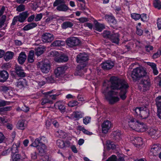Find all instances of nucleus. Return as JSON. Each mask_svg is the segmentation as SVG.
<instances>
[{
	"label": "nucleus",
	"mask_w": 161,
	"mask_h": 161,
	"mask_svg": "<svg viewBox=\"0 0 161 161\" xmlns=\"http://www.w3.org/2000/svg\"><path fill=\"white\" fill-rule=\"evenodd\" d=\"M110 80L111 89L119 90L120 92L119 93L118 92L114 90L109 91L110 87L103 86V92L106 98L111 104H114L119 100V94L122 100H125L127 97L126 94L129 87L128 83L125 80L115 76L111 77Z\"/></svg>",
	"instance_id": "1"
},
{
	"label": "nucleus",
	"mask_w": 161,
	"mask_h": 161,
	"mask_svg": "<svg viewBox=\"0 0 161 161\" xmlns=\"http://www.w3.org/2000/svg\"><path fill=\"white\" fill-rule=\"evenodd\" d=\"M147 73L144 68L139 67L134 69L131 73L130 76L134 82L139 81L141 78L147 75Z\"/></svg>",
	"instance_id": "2"
},
{
	"label": "nucleus",
	"mask_w": 161,
	"mask_h": 161,
	"mask_svg": "<svg viewBox=\"0 0 161 161\" xmlns=\"http://www.w3.org/2000/svg\"><path fill=\"white\" fill-rule=\"evenodd\" d=\"M38 67L42 72L43 73H48L50 71L51 66L49 62L47 59H45L41 62H38Z\"/></svg>",
	"instance_id": "3"
},
{
	"label": "nucleus",
	"mask_w": 161,
	"mask_h": 161,
	"mask_svg": "<svg viewBox=\"0 0 161 161\" xmlns=\"http://www.w3.org/2000/svg\"><path fill=\"white\" fill-rule=\"evenodd\" d=\"M53 6H57L56 9L59 11H66L69 8L68 6L65 4L64 0H55L54 2Z\"/></svg>",
	"instance_id": "4"
},
{
	"label": "nucleus",
	"mask_w": 161,
	"mask_h": 161,
	"mask_svg": "<svg viewBox=\"0 0 161 161\" xmlns=\"http://www.w3.org/2000/svg\"><path fill=\"white\" fill-rule=\"evenodd\" d=\"M76 58L77 62L80 64L85 63L86 64V62L88 59V56L85 53H80L77 55Z\"/></svg>",
	"instance_id": "5"
},
{
	"label": "nucleus",
	"mask_w": 161,
	"mask_h": 161,
	"mask_svg": "<svg viewBox=\"0 0 161 161\" xmlns=\"http://www.w3.org/2000/svg\"><path fill=\"white\" fill-rule=\"evenodd\" d=\"M46 138L42 136L36 138L35 141L30 145L34 147H38L45 145V142H47Z\"/></svg>",
	"instance_id": "6"
},
{
	"label": "nucleus",
	"mask_w": 161,
	"mask_h": 161,
	"mask_svg": "<svg viewBox=\"0 0 161 161\" xmlns=\"http://www.w3.org/2000/svg\"><path fill=\"white\" fill-rule=\"evenodd\" d=\"M112 126V124L110 121L107 120L104 121L101 125L102 133L104 134L107 133Z\"/></svg>",
	"instance_id": "7"
},
{
	"label": "nucleus",
	"mask_w": 161,
	"mask_h": 161,
	"mask_svg": "<svg viewBox=\"0 0 161 161\" xmlns=\"http://www.w3.org/2000/svg\"><path fill=\"white\" fill-rule=\"evenodd\" d=\"M68 67L66 66H63L57 67L54 70V73L56 77L63 75Z\"/></svg>",
	"instance_id": "8"
},
{
	"label": "nucleus",
	"mask_w": 161,
	"mask_h": 161,
	"mask_svg": "<svg viewBox=\"0 0 161 161\" xmlns=\"http://www.w3.org/2000/svg\"><path fill=\"white\" fill-rule=\"evenodd\" d=\"M42 37V41L45 43L50 42L54 39L53 35L49 33L43 34Z\"/></svg>",
	"instance_id": "9"
},
{
	"label": "nucleus",
	"mask_w": 161,
	"mask_h": 161,
	"mask_svg": "<svg viewBox=\"0 0 161 161\" xmlns=\"http://www.w3.org/2000/svg\"><path fill=\"white\" fill-rule=\"evenodd\" d=\"M141 81V84L144 88V90H148L150 86V82L149 79L147 75L143 77Z\"/></svg>",
	"instance_id": "10"
},
{
	"label": "nucleus",
	"mask_w": 161,
	"mask_h": 161,
	"mask_svg": "<svg viewBox=\"0 0 161 161\" xmlns=\"http://www.w3.org/2000/svg\"><path fill=\"white\" fill-rule=\"evenodd\" d=\"M15 72L19 77L23 78L26 75V73L24 72L22 68L18 65L15 66Z\"/></svg>",
	"instance_id": "11"
},
{
	"label": "nucleus",
	"mask_w": 161,
	"mask_h": 161,
	"mask_svg": "<svg viewBox=\"0 0 161 161\" xmlns=\"http://www.w3.org/2000/svg\"><path fill=\"white\" fill-rule=\"evenodd\" d=\"M114 65V63L111 61H107L102 63L101 66L104 70H108L112 69Z\"/></svg>",
	"instance_id": "12"
},
{
	"label": "nucleus",
	"mask_w": 161,
	"mask_h": 161,
	"mask_svg": "<svg viewBox=\"0 0 161 161\" xmlns=\"http://www.w3.org/2000/svg\"><path fill=\"white\" fill-rule=\"evenodd\" d=\"M150 151L154 156H157L161 152V146L158 144H154L152 146Z\"/></svg>",
	"instance_id": "13"
},
{
	"label": "nucleus",
	"mask_w": 161,
	"mask_h": 161,
	"mask_svg": "<svg viewBox=\"0 0 161 161\" xmlns=\"http://www.w3.org/2000/svg\"><path fill=\"white\" fill-rule=\"evenodd\" d=\"M29 13L28 11H25L20 13L19 15L17 16L18 19V21L20 23L24 22L29 15Z\"/></svg>",
	"instance_id": "14"
},
{
	"label": "nucleus",
	"mask_w": 161,
	"mask_h": 161,
	"mask_svg": "<svg viewBox=\"0 0 161 161\" xmlns=\"http://www.w3.org/2000/svg\"><path fill=\"white\" fill-rule=\"evenodd\" d=\"M160 131L158 130L151 128L149 131V134L153 139H157L160 136Z\"/></svg>",
	"instance_id": "15"
},
{
	"label": "nucleus",
	"mask_w": 161,
	"mask_h": 161,
	"mask_svg": "<svg viewBox=\"0 0 161 161\" xmlns=\"http://www.w3.org/2000/svg\"><path fill=\"white\" fill-rule=\"evenodd\" d=\"M86 64H79L77 67V70L75 75H76L82 76V73L84 71V69L86 67Z\"/></svg>",
	"instance_id": "16"
},
{
	"label": "nucleus",
	"mask_w": 161,
	"mask_h": 161,
	"mask_svg": "<svg viewBox=\"0 0 161 161\" xmlns=\"http://www.w3.org/2000/svg\"><path fill=\"white\" fill-rule=\"evenodd\" d=\"M9 76L8 73L6 70L0 71V82H4L8 79Z\"/></svg>",
	"instance_id": "17"
},
{
	"label": "nucleus",
	"mask_w": 161,
	"mask_h": 161,
	"mask_svg": "<svg viewBox=\"0 0 161 161\" xmlns=\"http://www.w3.org/2000/svg\"><path fill=\"white\" fill-rule=\"evenodd\" d=\"M134 123L136 126V125H137L138 126L140 127V125L142 126L143 124V122L140 123L138 121L136 120L134 118H132L130 119V121L129 122V125L130 127L131 128H134V127H133L134 125L133 124H134V123Z\"/></svg>",
	"instance_id": "18"
},
{
	"label": "nucleus",
	"mask_w": 161,
	"mask_h": 161,
	"mask_svg": "<svg viewBox=\"0 0 161 161\" xmlns=\"http://www.w3.org/2000/svg\"><path fill=\"white\" fill-rule=\"evenodd\" d=\"M27 56L25 52H22L19 54L18 58L19 63L21 64H23L25 62Z\"/></svg>",
	"instance_id": "19"
},
{
	"label": "nucleus",
	"mask_w": 161,
	"mask_h": 161,
	"mask_svg": "<svg viewBox=\"0 0 161 161\" xmlns=\"http://www.w3.org/2000/svg\"><path fill=\"white\" fill-rule=\"evenodd\" d=\"M68 60V57L67 56L65 55H61V56L58 57L55 59L56 62L58 63H63L66 62Z\"/></svg>",
	"instance_id": "20"
},
{
	"label": "nucleus",
	"mask_w": 161,
	"mask_h": 161,
	"mask_svg": "<svg viewBox=\"0 0 161 161\" xmlns=\"http://www.w3.org/2000/svg\"><path fill=\"white\" fill-rule=\"evenodd\" d=\"M110 39L112 42L118 44L119 40V34L117 33L112 34Z\"/></svg>",
	"instance_id": "21"
},
{
	"label": "nucleus",
	"mask_w": 161,
	"mask_h": 161,
	"mask_svg": "<svg viewBox=\"0 0 161 161\" xmlns=\"http://www.w3.org/2000/svg\"><path fill=\"white\" fill-rule=\"evenodd\" d=\"M37 26V24L34 22H31L28 24L25 25L22 29V30L24 31H27Z\"/></svg>",
	"instance_id": "22"
},
{
	"label": "nucleus",
	"mask_w": 161,
	"mask_h": 161,
	"mask_svg": "<svg viewBox=\"0 0 161 161\" xmlns=\"http://www.w3.org/2000/svg\"><path fill=\"white\" fill-rule=\"evenodd\" d=\"M45 48L44 46H39L36 48L35 49V54L38 56L41 55L44 52V50Z\"/></svg>",
	"instance_id": "23"
},
{
	"label": "nucleus",
	"mask_w": 161,
	"mask_h": 161,
	"mask_svg": "<svg viewBox=\"0 0 161 161\" xmlns=\"http://www.w3.org/2000/svg\"><path fill=\"white\" fill-rule=\"evenodd\" d=\"M27 86V82L26 80L24 79L17 83L16 86L19 88L22 89Z\"/></svg>",
	"instance_id": "24"
},
{
	"label": "nucleus",
	"mask_w": 161,
	"mask_h": 161,
	"mask_svg": "<svg viewBox=\"0 0 161 161\" xmlns=\"http://www.w3.org/2000/svg\"><path fill=\"white\" fill-rule=\"evenodd\" d=\"M149 110L147 109L145 110L142 109V111L140 115V117L143 119H146L149 116Z\"/></svg>",
	"instance_id": "25"
},
{
	"label": "nucleus",
	"mask_w": 161,
	"mask_h": 161,
	"mask_svg": "<svg viewBox=\"0 0 161 161\" xmlns=\"http://www.w3.org/2000/svg\"><path fill=\"white\" fill-rule=\"evenodd\" d=\"M14 55V53L12 52H7L5 54L4 58L5 60L7 61L9 60L12 59Z\"/></svg>",
	"instance_id": "26"
},
{
	"label": "nucleus",
	"mask_w": 161,
	"mask_h": 161,
	"mask_svg": "<svg viewBox=\"0 0 161 161\" xmlns=\"http://www.w3.org/2000/svg\"><path fill=\"white\" fill-rule=\"evenodd\" d=\"M95 30L99 32H101L105 28V26L103 24H100L97 21L95 23Z\"/></svg>",
	"instance_id": "27"
},
{
	"label": "nucleus",
	"mask_w": 161,
	"mask_h": 161,
	"mask_svg": "<svg viewBox=\"0 0 161 161\" xmlns=\"http://www.w3.org/2000/svg\"><path fill=\"white\" fill-rule=\"evenodd\" d=\"M80 43V40L78 38L76 37H71V47L78 45Z\"/></svg>",
	"instance_id": "28"
},
{
	"label": "nucleus",
	"mask_w": 161,
	"mask_h": 161,
	"mask_svg": "<svg viewBox=\"0 0 161 161\" xmlns=\"http://www.w3.org/2000/svg\"><path fill=\"white\" fill-rule=\"evenodd\" d=\"M19 147V144L18 145L16 144H13L11 148L9 149L10 151H11L12 153L14 154L19 152L18 148Z\"/></svg>",
	"instance_id": "29"
},
{
	"label": "nucleus",
	"mask_w": 161,
	"mask_h": 161,
	"mask_svg": "<svg viewBox=\"0 0 161 161\" xmlns=\"http://www.w3.org/2000/svg\"><path fill=\"white\" fill-rule=\"evenodd\" d=\"M106 19L110 24H112L113 25H115L116 24V21L114 17L106 15L105 16Z\"/></svg>",
	"instance_id": "30"
},
{
	"label": "nucleus",
	"mask_w": 161,
	"mask_h": 161,
	"mask_svg": "<svg viewBox=\"0 0 161 161\" xmlns=\"http://www.w3.org/2000/svg\"><path fill=\"white\" fill-rule=\"evenodd\" d=\"M55 106H57L58 108V109L61 112H64L65 111V107L64 105L60 102H57L55 104Z\"/></svg>",
	"instance_id": "31"
},
{
	"label": "nucleus",
	"mask_w": 161,
	"mask_h": 161,
	"mask_svg": "<svg viewBox=\"0 0 161 161\" xmlns=\"http://www.w3.org/2000/svg\"><path fill=\"white\" fill-rule=\"evenodd\" d=\"M106 146L108 150L111 149H114L115 147V146L114 143L110 141H107L106 142Z\"/></svg>",
	"instance_id": "32"
},
{
	"label": "nucleus",
	"mask_w": 161,
	"mask_h": 161,
	"mask_svg": "<svg viewBox=\"0 0 161 161\" xmlns=\"http://www.w3.org/2000/svg\"><path fill=\"white\" fill-rule=\"evenodd\" d=\"M25 121L23 120L19 121L17 123V128L19 129L23 130L25 129Z\"/></svg>",
	"instance_id": "33"
},
{
	"label": "nucleus",
	"mask_w": 161,
	"mask_h": 161,
	"mask_svg": "<svg viewBox=\"0 0 161 161\" xmlns=\"http://www.w3.org/2000/svg\"><path fill=\"white\" fill-rule=\"evenodd\" d=\"M13 161H21L22 160V158L19 154H13L12 156Z\"/></svg>",
	"instance_id": "34"
},
{
	"label": "nucleus",
	"mask_w": 161,
	"mask_h": 161,
	"mask_svg": "<svg viewBox=\"0 0 161 161\" xmlns=\"http://www.w3.org/2000/svg\"><path fill=\"white\" fill-rule=\"evenodd\" d=\"M34 55V52L33 50H31L29 53V54L28 56L27 59L28 61L30 63H33L34 60L33 59V56Z\"/></svg>",
	"instance_id": "35"
},
{
	"label": "nucleus",
	"mask_w": 161,
	"mask_h": 161,
	"mask_svg": "<svg viewBox=\"0 0 161 161\" xmlns=\"http://www.w3.org/2000/svg\"><path fill=\"white\" fill-rule=\"evenodd\" d=\"M56 133L60 138H64L68 136V134L62 130H58L57 131Z\"/></svg>",
	"instance_id": "36"
},
{
	"label": "nucleus",
	"mask_w": 161,
	"mask_h": 161,
	"mask_svg": "<svg viewBox=\"0 0 161 161\" xmlns=\"http://www.w3.org/2000/svg\"><path fill=\"white\" fill-rule=\"evenodd\" d=\"M36 147L39 153L42 154L44 153L45 152V150L47 149V147L45 144Z\"/></svg>",
	"instance_id": "37"
},
{
	"label": "nucleus",
	"mask_w": 161,
	"mask_h": 161,
	"mask_svg": "<svg viewBox=\"0 0 161 161\" xmlns=\"http://www.w3.org/2000/svg\"><path fill=\"white\" fill-rule=\"evenodd\" d=\"M112 34L109 31H105L103 33V36L105 38L110 39Z\"/></svg>",
	"instance_id": "38"
},
{
	"label": "nucleus",
	"mask_w": 161,
	"mask_h": 161,
	"mask_svg": "<svg viewBox=\"0 0 161 161\" xmlns=\"http://www.w3.org/2000/svg\"><path fill=\"white\" fill-rule=\"evenodd\" d=\"M82 117V115L79 112H74L72 114L73 119H75V120H78Z\"/></svg>",
	"instance_id": "39"
},
{
	"label": "nucleus",
	"mask_w": 161,
	"mask_h": 161,
	"mask_svg": "<svg viewBox=\"0 0 161 161\" xmlns=\"http://www.w3.org/2000/svg\"><path fill=\"white\" fill-rule=\"evenodd\" d=\"M64 43V42L63 41L56 40L54 42L51 44V46L53 47L60 46L63 45Z\"/></svg>",
	"instance_id": "40"
},
{
	"label": "nucleus",
	"mask_w": 161,
	"mask_h": 161,
	"mask_svg": "<svg viewBox=\"0 0 161 161\" xmlns=\"http://www.w3.org/2000/svg\"><path fill=\"white\" fill-rule=\"evenodd\" d=\"M156 104L158 109H161V96L157 97L156 99Z\"/></svg>",
	"instance_id": "41"
},
{
	"label": "nucleus",
	"mask_w": 161,
	"mask_h": 161,
	"mask_svg": "<svg viewBox=\"0 0 161 161\" xmlns=\"http://www.w3.org/2000/svg\"><path fill=\"white\" fill-rule=\"evenodd\" d=\"M56 144L57 146L60 148H62L65 147V143L63 140H58L57 141Z\"/></svg>",
	"instance_id": "42"
},
{
	"label": "nucleus",
	"mask_w": 161,
	"mask_h": 161,
	"mask_svg": "<svg viewBox=\"0 0 161 161\" xmlns=\"http://www.w3.org/2000/svg\"><path fill=\"white\" fill-rule=\"evenodd\" d=\"M0 19V28H1L4 25V23L6 20V16L5 15H2Z\"/></svg>",
	"instance_id": "43"
},
{
	"label": "nucleus",
	"mask_w": 161,
	"mask_h": 161,
	"mask_svg": "<svg viewBox=\"0 0 161 161\" xmlns=\"http://www.w3.org/2000/svg\"><path fill=\"white\" fill-rule=\"evenodd\" d=\"M46 79L48 83H53L55 82L54 77V75H51L46 77Z\"/></svg>",
	"instance_id": "44"
},
{
	"label": "nucleus",
	"mask_w": 161,
	"mask_h": 161,
	"mask_svg": "<svg viewBox=\"0 0 161 161\" xmlns=\"http://www.w3.org/2000/svg\"><path fill=\"white\" fill-rule=\"evenodd\" d=\"M154 7L159 9L161 8V2L159 0H155L154 2Z\"/></svg>",
	"instance_id": "45"
},
{
	"label": "nucleus",
	"mask_w": 161,
	"mask_h": 161,
	"mask_svg": "<svg viewBox=\"0 0 161 161\" xmlns=\"http://www.w3.org/2000/svg\"><path fill=\"white\" fill-rule=\"evenodd\" d=\"M131 17L135 20L139 19L141 17V15L139 14L136 13H132L131 14Z\"/></svg>",
	"instance_id": "46"
},
{
	"label": "nucleus",
	"mask_w": 161,
	"mask_h": 161,
	"mask_svg": "<svg viewBox=\"0 0 161 161\" xmlns=\"http://www.w3.org/2000/svg\"><path fill=\"white\" fill-rule=\"evenodd\" d=\"M62 27L63 29H66L68 27H70V22L69 21L64 22L62 25Z\"/></svg>",
	"instance_id": "47"
},
{
	"label": "nucleus",
	"mask_w": 161,
	"mask_h": 161,
	"mask_svg": "<svg viewBox=\"0 0 161 161\" xmlns=\"http://www.w3.org/2000/svg\"><path fill=\"white\" fill-rule=\"evenodd\" d=\"M134 142L139 145H142V138L139 137H137L135 138Z\"/></svg>",
	"instance_id": "48"
},
{
	"label": "nucleus",
	"mask_w": 161,
	"mask_h": 161,
	"mask_svg": "<svg viewBox=\"0 0 161 161\" xmlns=\"http://www.w3.org/2000/svg\"><path fill=\"white\" fill-rule=\"evenodd\" d=\"M113 135L115 139L119 140L121 139V134L119 131H115L113 133Z\"/></svg>",
	"instance_id": "49"
},
{
	"label": "nucleus",
	"mask_w": 161,
	"mask_h": 161,
	"mask_svg": "<svg viewBox=\"0 0 161 161\" xmlns=\"http://www.w3.org/2000/svg\"><path fill=\"white\" fill-rule=\"evenodd\" d=\"M42 101L41 103V104L44 105L46 103H49L50 104H53V102L52 101L50 100L47 98H45L42 100Z\"/></svg>",
	"instance_id": "50"
},
{
	"label": "nucleus",
	"mask_w": 161,
	"mask_h": 161,
	"mask_svg": "<svg viewBox=\"0 0 161 161\" xmlns=\"http://www.w3.org/2000/svg\"><path fill=\"white\" fill-rule=\"evenodd\" d=\"M161 55V50H159L156 53L153 55L152 57L153 59H155L160 57Z\"/></svg>",
	"instance_id": "51"
},
{
	"label": "nucleus",
	"mask_w": 161,
	"mask_h": 161,
	"mask_svg": "<svg viewBox=\"0 0 161 161\" xmlns=\"http://www.w3.org/2000/svg\"><path fill=\"white\" fill-rule=\"evenodd\" d=\"M47 17L45 20V22L46 23L48 22L51 20H53V19L55 18V15L53 14H51L49 15V16H48Z\"/></svg>",
	"instance_id": "52"
},
{
	"label": "nucleus",
	"mask_w": 161,
	"mask_h": 161,
	"mask_svg": "<svg viewBox=\"0 0 161 161\" xmlns=\"http://www.w3.org/2000/svg\"><path fill=\"white\" fill-rule=\"evenodd\" d=\"M142 108H141L137 107L134 110V114L135 115H140L142 111Z\"/></svg>",
	"instance_id": "53"
},
{
	"label": "nucleus",
	"mask_w": 161,
	"mask_h": 161,
	"mask_svg": "<svg viewBox=\"0 0 161 161\" xmlns=\"http://www.w3.org/2000/svg\"><path fill=\"white\" fill-rule=\"evenodd\" d=\"M0 120L2 123L4 125H6L5 124L7 123L8 122V120L6 117H0Z\"/></svg>",
	"instance_id": "54"
},
{
	"label": "nucleus",
	"mask_w": 161,
	"mask_h": 161,
	"mask_svg": "<svg viewBox=\"0 0 161 161\" xmlns=\"http://www.w3.org/2000/svg\"><path fill=\"white\" fill-rule=\"evenodd\" d=\"M25 5L23 4H20L17 7L16 10L18 12H20L24 11L25 10Z\"/></svg>",
	"instance_id": "55"
},
{
	"label": "nucleus",
	"mask_w": 161,
	"mask_h": 161,
	"mask_svg": "<svg viewBox=\"0 0 161 161\" xmlns=\"http://www.w3.org/2000/svg\"><path fill=\"white\" fill-rule=\"evenodd\" d=\"M91 118L89 116L86 117L83 119V123L86 125L89 123L90 121Z\"/></svg>",
	"instance_id": "56"
},
{
	"label": "nucleus",
	"mask_w": 161,
	"mask_h": 161,
	"mask_svg": "<svg viewBox=\"0 0 161 161\" xmlns=\"http://www.w3.org/2000/svg\"><path fill=\"white\" fill-rule=\"evenodd\" d=\"M117 157L115 155H112L111 157L108 158L106 161H117Z\"/></svg>",
	"instance_id": "57"
},
{
	"label": "nucleus",
	"mask_w": 161,
	"mask_h": 161,
	"mask_svg": "<svg viewBox=\"0 0 161 161\" xmlns=\"http://www.w3.org/2000/svg\"><path fill=\"white\" fill-rule=\"evenodd\" d=\"M42 17V14H39L36 15V17L35 18V20L36 21H40Z\"/></svg>",
	"instance_id": "58"
},
{
	"label": "nucleus",
	"mask_w": 161,
	"mask_h": 161,
	"mask_svg": "<svg viewBox=\"0 0 161 161\" xmlns=\"http://www.w3.org/2000/svg\"><path fill=\"white\" fill-rule=\"evenodd\" d=\"M141 15V17L140 18L142 21H146L147 20L148 18L146 14H142Z\"/></svg>",
	"instance_id": "59"
},
{
	"label": "nucleus",
	"mask_w": 161,
	"mask_h": 161,
	"mask_svg": "<svg viewBox=\"0 0 161 161\" xmlns=\"http://www.w3.org/2000/svg\"><path fill=\"white\" fill-rule=\"evenodd\" d=\"M17 21H18V19L17 16L14 17L13 19L12 23L11 24V26L12 27L14 25L16 24Z\"/></svg>",
	"instance_id": "60"
},
{
	"label": "nucleus",
	"mask_w": 161,
	"mask_h": 161,
	"mask_svg": "<svg viewBox=\"0 0 161 161\" xmlns=\"http://www.w3.org/2000/svg\"><path fill=\"white\" fill-rule=\"evenodd\" d=\"M81 23H84L88 21V19L85 17H81L78 19Z\"/></svg>",
	"instance_id": "61"
},
{
	"label": "nucleus",
	"mask_w": 161,
	"mask_h": 161,
	"mask_svg": "<svg viewBox=\"0 0 161 161\" xmlns=\"http://www.w3.org/2000/svg\"><path fill=\"white\" fill-rule=\"evenodd\" d=\"M146 51L147 52H149L150 50L153 49V47L151 45H147L145 47Z\"/></svg>",
	"instance_id": "62"
},
{
	"label": "nucleus",
	"mask_w": 161,
	"mask_h": 161,
	"mask_svg": "<svg viewBox=\"0 0 161 161\" xmlns=\"http://www.w3.org/2000/svg\"><path fill=\"white\" fill-rule=\"evenodd\" d=\"M35 18V16L33 14L29 16L27 19V21L29 22H31L33 21Z\"/></svg>",
	"instance_id": "63"
},
{
	"label": "nucleus",
	"mask_w": 161,
	"mask_h": 161,
	"mask_svg": "<svg viewBox=\"0 0 161 161\" xmlns=\"http://www.w3.org/2000/svg\"><path fill=\"white\" fill-rule=\"evenodd\" d=\"M158 27L159 30L161 29V18L158 19L157 21Z\"/></svg>",
	"instance_id": "64"
}]
</instances>
